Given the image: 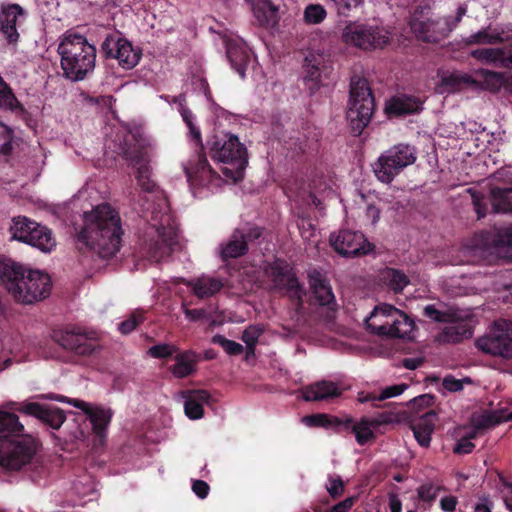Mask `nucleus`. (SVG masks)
<instances>
[{"mask_svg": "<svg viewBox=\"0 0 512 512\" xmlns=\"http://www.w3.org/2000/svg\"><path fill=\"white\" fill-rule=\"evenodd\" d=\"M124 231L121 217L110 204H100L84 213L83 226L76 234L80 253L110 259L120 250Z\"/></svg>", "mask_w": 512, "mask_h": 512, "instance_id": "1", "label": "nucleus"}, {"mask_svg": "<svg viewBox=\"0 0 512 512\" xmlns=\"http://www.w3.org/2000/svg\"><path fill=\"white\" fill-rule=\"evenodd\" d=\"M0 284L16 302L27 305L43 300L51 291L48 274L6 257H0Z\"/></svg>", "mask_w": 512, "mask_h": 512, "instance_id": "2", "label": "nucleus"}, {"mask_svg": "<svg viewBox=\"0 0 512 512\" xmlns=\"http://www.w3.org/2000/svg\"><path fill=\"white\" fill-rule=\"evenodd\" d=\"M23 432L15 413L0 410V466L6 470H20L36 453V440Z\"/></svg>", "mask_w": 512, "mask_h": 512, "instance_id": "3", "label": "nucleus"}, {"mask_svg": "<svg viewBox=\"0 0 512 512\" xmlns=\"http://www.w3.org/2000/svg\"><path fill=\"white\" fill-rule=\"evenodd\" d=\"M111 143L112 145H109V148L123 157L133 168H136L137 184L142 191L154 192L157 185L151 179L148 155L149 140L142 128L124 126L117 131Z\"/></svg>", "mask_w": 512, "mask_h": 512, "instance_id": "4", "label": "nucleus"}, {"mask_svg": "<svg viewBox=\"0 0 512 512\" xmlns=\"http://www.w3.org/2000/svg\"><path fill=\"white\" fill-rule=\"evenodd\" d=\"M58 54L63 76L73 82L84 80L94 71L96 48L79 33L67 31L59 45Z\"/></svg>", "mask_w": 512, "mask_h": 512, "instance_id": "5", "label": "nucleus"}, {"mask_svg": "<svg viewBox=\"0 0 512 512\" xmlns=\"http://www.w3.org/2000/svg\"><path fill=\"white\" fill-rule=\"evenodd\" d=\"M208 143L212 159L222 164L220 169L225 181L233 183L241 181L248 160L247 150L240 143L238 137L230 133L220 132L215 134Z\"/></svg>", "mask_w": 512, "mask_h": 512, "instance_id": "6", "label": "nucleus"}, {"mask_svg": "<svg viewBox=\"0 0 512 512\" xmlns=\"http://www.w3.org/2000/svg\"><path fill=\"white\" fill-rule=\"evenodd\" d=\"M366 326L371 333L378 336L405 338L412 331L414 322L393 305L382 303L366 319Z\"/></svg>", "mask_w": 512, "mask_h": 512, "instance_id": "7", "label": "nucleus"}, {"mask_svg": "<svg viewBox=\"0 0 512 512\" xmlns=\"http://www.w3.org/2000/svg\"><path fill=\"white\" fill-rule=\"evenodd\" d=\"M375 109V99L365 78L352 79L347 120L354 135H360L371 121Z\"/></svg>", "mask_w": 512, "mask_h": 512, "instance_id": "8", "label": "nucleus"}, {"mask_svg": "<svg viewBox=\"0 0 512 512\" xmlns=\"http://www.w3.org/2000/svg\"><path fill=\"white\" fill-rule=\"evenodd\" d=\"M190 134L196 146L199 149L190 157L187 164L184 165V171L187 181L193 188L207 187L214 188L222 185V177L210 166L205 153H203V144L201 141V132L193 122L188 123Z\"/></svg>", "mask_w": 512, "mask_h": 512, "instance_id": "9", "label": "nucleus"}, {"mask_svg": "<svg viewBox=\"0 0 512 512\" xmlns=\"http://www.w3.org/2000/svg\"><path fill=\"white\" fill-rule=\"evenodd\" d=\"M416 149L408 144H397L378 158L374 173L382 183H391L404 168L416 161Z\"/></svg>", "mask_w": 512, "mask_h": 512, "instance_id": "10", "label": "nucleus"}, {"mask_svg": "<svg viewBox=\"0 0 512 512\" xmlns=\"http://www.w3.org/2000/svg\"><path fill=\"white\" fill-rule=\"evenodd\" d=\"M12 222L10 232L13 239L36 247L43 252H50L56 246L55 238L48 227L25 216L15 217Z\"/></svg>", "mask_w": 512, "mask_h": 512, "instance_id": "11", "label": "nucleus"}, {"mask_svg": "<svg viewBox=\"0 0 512 512\" xmlns=\"http://www.w3.org/2000/svg\"><path fill=\"white\" fill-rule=\"evenodd\" d=\"M179 248L177 224L170 215L165 214L157 227V239L145 245V255L150 261L160 262Z\"/></svg>", "mask_w": 512, "mask_h": 512, "instance_id": "12", "label": "nucleus"}, {"mask_svg": "<svg viewBox=\"0 0 512 512\" xmlns=\"http://www.w3.org/2000/svg\"><path fill=\"white\" fill-rule=\"evenodd\" d=\"M341 39L346 45L362 50L383 48L389 43V37L382 29L357 21L346 23Z\"/></svg>", "mask_w": 512, "mask_h": 512, "instance_id": "13", "label": "nucleus"}, {"mask_svg": "<svg viewBox=\"0 0 512 512\" xmlns=\"http://www.w3.org/2000/svg\"><path fill=\"white\" fill-rule=\"evenodd\" d=\"M265 273L275 289L285 291L289 299L297 306L303 305L305 290L299 283L293 267L287 261L278 258L268 263Z\"/></svg>", "mask_w": 512, "mask_h": 512, "instance_id": "14", "label": "nucleus"}, {"mask_svg": "<svg viewBox=\"0 0 512 512\" xmlns=\"http://www.w3.org/2000/svg\"><path fill=\"white\" fill-rule=\"evenodd\" d=\"M409 25L415 36L427 43H439L451 33L446 20L433 19L430 16L429 7H416L411 14Z\"/></svg>", "mask_w": 512, "mask_h": 512, "instance_id": "15", "label": "nucleus"}, {"mask_svg": "<svg viewBox=\"0 0 512 512\" xmlns=\"http://www.w3.org/2000/svg\"><path fill=\"white\" fill-rule=\"evenodd\" d=\"M475 346L485 354L511 359L512 321H495L489 333L476 340Z\"/></svg>", "mask_w": 512, "mask_h": 512, "instance_id": "16", "label": "nucleus"}, {"mask_svg": "<svg viewBox=\"0 0 512 512\" xmlns=\"http://www.w3.org/2000/svg\"><path fill=\"white\" fill-rule=\"evenodd\" d=\"M54 339L64 349L71 350L80 356H90L99 348L97 333L79 326H68L55 332Z\"/></svg>", "mask_w": 512, "mask_h": 512, "instance_id": "17", "label": "nucleus"}, {"mask_svg": "<svg viewBox=\"0 0 512 512\" xmlns=\"http://www.w3.org/2000/svg\"><path fill=\"white\" fill-rule=\"evenodd\" d=\"M468 191L478 219L488 214L490 206L494 213L512 212V188L494 187L490 191L489 198L477 190L469 189Z\"/></svg>", "mask_w": 512, "mask_h": 512, "instance_id": "18", "label": "nucleus"}, {"mask_svg": "<svg viewBox=\"0 0 512 512\" xmlns=\"http://www.w3.org/2000/svg\"><path fill=\"white\" fill-rule=\"evenodd\" d=\"M395 419L396 416L388 411L379 413L372 418L362 417L358 422H355L351 416L344 415L342 425L340 426V433H353L356 442L363 446L375 438L372 428L393 423Z\"/></svg>", "mask_w": 512, "mask_h": 512, "instance_id": "19", "label": "nucleus"}, {"mask_svg": "<svg viewBox=\"0 0 512 512\" xmlns=\"http://www.w3.org/2000/svg\"><path fill=\"white\" fill-rule=\"evenodd\" d=\"M330 243L337 253L345 257L367 255L374 249L363 233L345 229L331 235Z\"/></svg>", "mask_w": 512, "mask_h": 512, "instance_id": "20", "label": "nucleus"}, {"mask_svg": "<svg viewBox=\"0 0 512 512\" xmlns=\"http://www.w3.org/2000/svg\"><path fill=\"white\" fill-rule=\"evenodd\" d=\"M101 52L106 58L117 59L120 66L131 69L140 59V53L135 51L131 42L118 35H108L101 45Z\"/></svg>", "mask_w": 512, "mask_h": 512, "instance_id": "21", "label": "nucleus"}, {"mask_svg": "<svg viewBox=\"0 0 512 512\" xmlns=\"http://www.w3.org/2000/svg\"><path fill=\"white\" fill-rule=\"evenodd\" d=\"M10 409L22 414L33 416L52 429H59L66 420V416L58 407L40 404L37 402L10 403Z\"/></svg>", "mask_w": 512, "mask_h": 512, "instance_id": "22", "label": "nucleus"}, {"mask_svg": "<svg viewBox=\"0 0 512 512\" xmlns=\"http://www.w3.org/2000/svg\"><path fill=\"white\" fill-rule=\"evenodd\" d=\"M26 11L17 3L2 4L0 8V33L8 44L16 45L20 39L17 25L20 18L26 17Z\"/></svg>", "mask_w": 512, "mask_h": 512, "instance_id": "23", "label": "nucleus"}, {"mask_svg": "<svg viewBox=\"0 0 512 512\" xmlns=\"http://www.w3.org/2000/svg\"><path fill=\"white\" fill-rule=\"evenodd\" d=\"M74 406L82 410L88 416L95 436L102 442L107 436V428L112 419L111 410L100 407L92 408L88 403L82 400H75Z\"/></svg>", "mask_w": 512, "mask_h": 512, "instance_id": "24", "label": "nucleus"}, {"mask_svg": "<svg viewBox=\"0 0 512 512\" xmlns=\"http://www.w3.org/2000/svg\"><path fill=\"white\" fill-rule=\"evenodd\" d=\"M309 284L315 299L321 306H327L333 310L337 305L335 296L329 282L318 270H313L308 274Z\"/></svg>", "mask_w": 512, "mask_h": 512, "instance_id": "25", "label": "nucleus"}, {"mask_svg": "<svg viewBox=\"0 0 512 512\" xmlns=\"http://www.w3.org/2000/svg\"><path fill=\"white\" fill-rule=\"evenodd\" d=\"M423 102L416 96L401 94L393 96L386 104L385 111L389 116H405L419 113Z\"/></svg>", "mask_w": 512, "mask_h": 512, "instance_id": "26", "label": "nucleus"}, {"mask_svg": "<svg viewBox=\"0 0 512 512\" xmlns=\"http://www.w3.org/2000/svg\"><path fill=\"white\" fill-rule=\"evenodd\" d=\"M342 395L340 389L334 382L318 381L302 388V397L305 401H329Z\"/></svg>", "mask_w": 512, "mask_h": 512, "instance_id": "27", "label": "nucleus"}, {"mask_svg": "<svg viewBox=\"0 0 512 512\" xmlns=\"http://www.w3.org/2000/svg\"><path fill=\"white\" fill-rule=\"evenodd\" d=\"M437 420L436 412L430 408L418 419L413 421L411 429L420 446L428 447L430 445L431 435L434 432Z\"/></svg>", "mask_w": 512, "mask_h": 512, "instance_id": "28", "label": "nucleus"}, {"mask_svg": "<svg viewBox=\"0 0 512 512\" xmlns=\"http://www.w3.org/2000/svg\"><path fill=\"white\" fill-rule=\"evenodd\" d=\"M227 58L232 68L240 75L245 77L246 69L251 62V50L241 42H231L227 45Z\"/></svg>", "mask_w": 512, "mask_h": 512, "instance_id": "29", "label": "nucleus"}, {"mask_svg": "<svg viewBox=\"0 0 512 512\" xmlns=\"http://www.w3.org/2000/svg\"><path fill=\"white\" fill-rule=\"evenodd\" d=\"M449 325L444 327L439 334V340L444 343H460L464 339L471 338L473 335L472 326L468 321L459 320L455 313V320L447 322Z\"/></svg>", "mask_w": 512, "mask_h": 512, "instance_id": "30", "label": "nucleus"}, {"mask_svg": "<svg viewBox=\"0 0 512 512\" xmlns=\"http://www.w3.org/2000/svg\"><path fill=\"white\" fill-rule=\"evenodd\" d=\"M211 395L206 390L187 391L185 396L184 411L185 415L191 420H197L203 417L204 404H209Z\"/></svg>", "mask_w": 512, "mask_h": 512, "instance_id": "31", "label": "nucleus"}, {"mask_svg": "<svg viewBox=\"0 0 512 512\" xmlns=\"http://www.w3.org/2000/svg\"><path fill=\"white\" fill-rule=\"evenodd\" d=\"M464 46L473 45H497L505 42L503 30L493 28L491 24L469 35L462 40Z\"/></svg>", "mask_w": 512, "mask_h": 512, "instance_id": "32", "label": "nucleus"}, {"mask_svg": "<svg viewBox=\"0 0 512 512\" xmlns=\"http://www.w3.org/2000/svg\"><path fill=\"white\" fill-rule=\"evenodd\" d=\"M249 248L243 240L240 229H235L229 240L221 245L220 256L222 261L226 262L230 259H237L247 254Z\"/></svg>", "mask_w": 512, "mask_h": 512, "instance_id": "33", "label": "nucleus"}, {"mask_svg": "<svg viewBox=\"0 0 512 512\" xmlns=\"http://www.w3.org/2000/svg\"><path fill=\"white\" fill-rule=\"evenodd\" d=\"M176 363L168 369L175 378L182 379L192 375L196 371L197 355L192 351L178 353L175 356Z\"/></svg>", "mask_w": 512, "mask_h": 512, "instance_id": "34", "label": "nucleus"}, {"mask_svg": "<svg viewBox=\"0 0 512 512\" xmlns=\"http://www.w3.org/2000/svg\"><path fill=\"white\" fill-rule=\"evenodd\" d=\"M187 286L191 287L198 298L205 299L218 293L223 288V282L217 278L202 276L189 281Z\"/></svg>", "mask_w": 512, "mask_h": 512, "instance_id": "35", "label": "nucleus"}, {"mask_svg": "<svg viewBox=\"0 0 512 512\" xmlns=\"http://www.w3.org/2000/svg\"><path fill=\"white\" fill-rule=\"evenodd\" d=\"M259 26L267 27L276 22V7L269 0H247Z\"/></svg>", "mask_w": 512, "mask_h": 512, "instance_id": "36", "label": "nucleus"}, {"mask_svg": "<svg viewBox=\"0 0 512 512\" xmlns=\"http://www.w3.org/2000/svg\"><path fill=\"white\" fill-rule=\"evenodd\" d=\"M475 74L481 79L475 87H482L491 92H498L504 85L509 84L502 72L480 68L475 71Z\"/></svg>", "mask_w": 512, "mask_h": 512, "instance_id": "37", "label": "nucleus"}, {"mask_svg": "<svg viewBox=\"0 0 512 512\" xmlns=\"http://www.w3.org/2000/svg\"><path fill=\"white\" fill-rule=\"evenodd\" d=\"M0 110L23 114L24 105L18 100L11 86L0 75Z\"/></svg>", "mask_w": 512, "mask_h": 512, "instance_id": "38", "label": "nucleus"}, {"mask_svg": "<svg viewBox=\"0 0 512 512\" xmlns=\"http://www.w3.org/2000/svg\"><path fill=\"white\" fill-rule=\"evenodd\" d=\"M380 281L394 293H401L410 283L408 276L401 270L385 268L380 273Z\"/></svg>", "mask_w": 512, "mask_h": 512, "instance_id": "39", "label": "nucleus"}, {"mask_svg": "<svg viewBox=\"0 0 512 512\" xmlns=\"http://www.w3.org/2000/svg\"><path fill=\"white\" fill-rule=\"evenodd\" d=\"M441 84L447 88L448 92L455 93L462 90L465 86H476L479 82L466 73H451L442 77Z\"/></svg>", "mask_w": 512, "mask_h": 512, "instance_id": "40", "label": "nucleus"}, {"mask_svg": "<svg viewBox=\"0 0 512 512\" xmlns=\"http://www.w3.org/2000/svg\"><path fill=\"white\" fill-rule=\"evenodd\" d=\"M470 56L483 64L491 65L499 62L506 67L505 51L502 48H479L472 50Z\"/></svg>", "mask_w": 512, "mask_h": 512, "instance_id": "41", "label": "nucleus"}, {"mask_svg": "<svg viewBox=\"0 0 512 512\" xmlns=\"http://www.w3.org/2000/svg\"><path fill=\"white\" fill-rule=\"evenodd\" d=\"M501 414L502 410L497 409L492 411H484L477 416H473L472 423L474 431L477 433L478 431L492 428L503 423Z\"/></svg>", "mask_w": 512, "mask_h": 512, "instance_id": "42", "label": "nucleus"}, {"mask_svg": "<svg viewBox=\"0 0 512 512\" xmlns=\"http://www.w3.org/2000/svg\"><path fill=\"white\" fill-rule=\"evenodd\" d=\"M305 423L311 427L333 428L337 433H340V426L342 425L343 416H330L327 414H313L304 418Z\"/></svg>", "mask_w": 512, "mask_h": 512, "instance_id": "43", "label": "nucleus"}, {"mask_svg": "<svg viewBox=\"0 0 512 512\" xmlns=\"http://www.w3.org/2000/svg\"><path fill=\"white\" fill-rule=\"evenodd\" d=\"M326 16L327 12L321 4H309L304 9L303 20L306 24L316 25L323 22Z\"/></svg>", "mask_w": 512, "mask_h": 512, "instance_id": "44", "label": "nucleus"}, {"mask_svg": "<svg viewBox=\"0 0 512 512\" xmlns=\"http://www.w3.org/2000/svg\"><path fill=\"white\" fill-rule=\"evenodd\" d=\"M144 311L142 310H135L132 312L128 318L123 320L118 325V330L124 334L127 335L131 333L134 329H136L141 323L145 320Z\"/></svg>", "mask_w": 512, "mask_h": 512, "instance_id": "45", "label": "nucleus"}, {"mask_svg": "<svg viewBox=\"0 0 512 512\" xmlns=\"http://www.w3.org/2000/svg\"><path fill=\"white\" fill-rule=\"evenodd\" d=\"M211 342L221 346L224 351L230 356H237L243 353L244 347L233 340L227 339L221 334H216L212 337Z\"/></svg>", "mask_w": 512, "mask_h": 512, "instance_id": "46", "label": "nucleus"}, {"mask_svg": "<svg viewBox=\"0 0 512 512\" xmlns=\"http://www.w3.org/2000/svg\"><path fill=\"white\" fill-rule=\"evenodd\" d=\"M423 315L438 323L453 322L455 320L454 312L438 310L433 304L424 307Z\"/></svg>", "mask_w": 512, "mask_h": 512, "instance_id": "47", "label": "nucleus"}, {"mask_svg": "<svg viewBox=\"0 0 512 512\" xmlns=\"http://www.w3.org/2000/svg\"><path fill=\"white\" fill-rule=\"evenodd\" d=\"M264 328L260 325H250L242 333L241 340L246 344L247 348L252 349L256 346L259 337L263 334Z\"/></svg>", "mask_w": 512, "mask_h": 512, "instance_id": "48", "label": "nucleus"}, {"mask_svg": "<svg viewBox=\"0 0 512 512\" xmlns=\"http://www.w3.org/2000/svg\"><path fill=\"white\" fill-rule=\"evenodd\" d=\"M435 402V396L432 394H423L419 395L412 400L409 401L408 407L409 409L418 414L424 408H430Z\"/></svg>", "mask_w": 512, "mask_h": 512, "instance_id": "49", "label": "nucleus"}, {"mask_svg": "<svg viewBox=\"0 0 512 512\" xmlns=\"http://www.w3.org/2000/svg\"><path fill=\"white\" fill-rule=\"evenodd\" d=\"M440 490V486H435L433 483H424L417 488L418 498L431 504L436 499Z\"/></svg>", "mask_w": 512, "mask_h": 512, "instance_id": "50", "label": "nucleus"}, {"mask_svg": "<svg viewBox=\"0 0 512 512\" xmlns=\"http://www.w3.org/2000/svg\"><path fill=\"white\" fill-rule=\"evenodd\" d=\"M0 136L4 140L0 146V153L4 156H9L13 151V130L4 123L0 122Z\"/></svg>", "mask_w": 512, "mask_h": 512, "instance_id": "51", "label": "nucleus"}, {"mask_svg": "<svg viewBox=\"0 0 512 512\" xmlns=\"http://www.w3.org/2000/svg\"><path fill=\"white\" fill-rule=\"evenodd\" d=\"M177 348L173 345L162 343L148 349V355L156 359H165L171 357Z\"/></svg>", "mask_w": 512, "mask_h": 512, "instance_id": "52", "label": "nucleus"}, {"mask_svg": "<svg viewBox=\"0 0 512 512\" xmlns=\"http://www.w3.org/2000/svg\"><path fill=\"white\" fill-rule=\"evenodd\" d=\"M328 481L329 485L326 486V489L329 495L333 499L339 498L344 492V481L339 475H329Z\"/></svg>", "mask_w": 512, "mask_h": 512, "instance_id": "53", "label": "nucleus"}, {"mask_svg": "<svg viewBox=\"0 0 512 512\" xmlns=\"http://www.w3.org/2000/svg\"><path fill=\"white\" fill-rule=\"evenodd\" d=\"M477 435L476 431L470 432L467 436L461 438L453 448L455 454H469L473 451L475 445L472 439Z\"/></svg>", "mask_w": 512, "mask_h": 512, "instance_id": "54", "label": "nucleus"}, {"mask_svg": "<svg viewBox=\"0 0 512 512\" xmlns=\"http://www.w3.org/2000/svg\"><path fill=\"white\" fill-rule=\"evenodd\" d=\"M464 383H471L470 378L456 379L453 376H446L442 381V386L449 392H458L463 389Z\"/></svg>", "mask_w": 512, "mask_h": 512, "instance_id": "55", "label": "nucleus"}, {"mask_svg": "<svg viewBox=\"0 0 512 512\" xmlns=\"http://www.w3.org/2000/svg\"><path fill=\"white\" fill-rule=\"evenodd\" d=\"M240 233L243 236V240L247 243V247L249 248V244L256 242L263 235V229L258 226H250L246 229H240Z\"/></svg>", "mask_w": 512, "mask_h": 512, "instance_id": "56", "label": "nucleus"}, {"mask_svg": "<svg viewBox=\"0 0 512 512\" xmlns=\"http://www.w3.org/2000/svg\"><path fill=\"white\" fill-rule=\"evenodd\" d=\"M407 388L408 385L405 383L388 386L385 389H383L382 392L379 394L378 400L383 401L388 398L396 397L402 394Z\"/></svg>", "mask_w": 512, "mask_h": 512, "instance_id": "57", "label": "nucleus"}, {"mask_svg": "<svg viewBox=\"0 0 512 512\" xmlns=\"http://www.w3.org/2000/svg\"><path fill=\"white\" fill-rule=\"evenodd\" d=\"M340 14L346 15L353 7L359 6L363 0H332Z\"/></svg>", "mask_w": 512, "mask_h": 512, "instance_id": "58", "label": "nucleus"}, {"mask_svg": "<svg viewBox=\"0 0 512 512\" xmlns=\"http://www.w3.org/2000/svg\"><path fill=\"white\" fill-rule=\"evenodd\" d=\"M356 497H347L343 501L338 502L331 507L327 512H348L354 505Z\"/></svg>", "mask_w": 512, "mask_h": 512, "instance_id": "59", "label": "nucleus"}, {"mask_svg": "<svg viewBox=\"0 0 512 512\" xmlns=\"http://www.w3.org/2000/svg\"><path fill=\"white\" fill-rule=\"evenodd\" d=\"M114 101L113 96H89L87 97V102L91 105L101 106V107H111L112 102Z\"/></svg>", "mask_w": 512, "mask_h": 512, "instance_id": "60", "label": "nucleus"}, {"mask_svg": "<svg viewBox=\"0 0 512 512\" xmlns=\"http://www.w3.org/2000/svg\"><path fill=\"white\" fill-rule=\"evenodd\" d=\"M497 242L503 246H512V225L502 228L498 231Z\"/></svg>", "mask_w": 512, "mask_h": 512, "instance_id": "61", "label": "nucleus"}, {"mask_svg": "<svg viewBox=\"0 0 512 512\" xmlns=\"http://www.w3.org/2000/svg\"><path fill=\"white\" fill-rule=\"evenodd\" d=\"M193 492L201 499H204L208 496L210 487L203 480H195L192 484Z\"/></svg>", "mask_w": 512, "mask_h": 512, "instance_id": "62", "label": "nucleus"}, {"mask_svg": "<svg viewBox=\"0 0 512 512\" xmlns=\"http://www.w3.org/2000/svg\"><path fill=\"white\" fill-rule=\"evenodd\" d=\"M321 73L317 66L315 65H307L306 66V76L305 80L311 81L314 83L315 86H318V83L320 82Z\"/></svg>", "mask_w": 512, "mask_h": 512, "instance_id": "63", "label": "nucleus"}, {"mask_svg": "<svg viewBox=\"0 0 512 512\" xmlns=\"http://www.w3.org/2000/svg\"><path fill=\"white\" fill-rule=\"evenodd\" d=\"M457 505V498L454 496H446L440 500L442 510L446 512H453Z\"/></svg>", "mask_w": 512, "mask_h": 512, "instance_id": "64", "label": "nucleus"}]
</instances>
